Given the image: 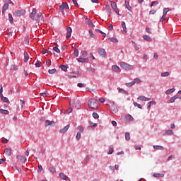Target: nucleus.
<instances>
[{
	"label": "nucleus",
	"instance_id": "nucleus-1",
	"mask_svg": "<svg viewBox=\"0 0 181 181\" xmlns=\"http://www.w3.org/2000/svg\"><path fill=\"white\" fill-rule=\"evenodd\" d=\"M88 105L90 110H95L98 105V100L95 99H90L88 103Z\"/></svg>",
	"mask_w": 181,
	"mask_h": 181
},
{
	"label": "nucleus",
	"instance_id": "nucleus-2",
	"mask_svg": "<svg viewBox=\"0 0 181 181\" xmlns=\"http://www.w3.org/2000/svg\"><path fill=\"white\" fill-rule=\"evenodd\" d=\"M69 103L70 105H72L76 110H80V108H81V103H80V100H70Z\"/></svg>",
	"mask_w": 181,
	"mask_h": 181
},
{
	"label": "nucleus",
	"instance_id": "nucleus-3",
	"mask_svg": "<svg viewBox=\"0 0 181 181\" xmlns=\"http://www.w3.org/2000/svg\"><path fill=\"white\" fill-rule=\"evenodd\" d=\"M119 66L122 69H124L125 70H133L134 66L131 64H129L127 62H120Z\"/></svg>",
	"mask_w": 181,
	"mask_h": 181
},
{
	"label": "nucleus",
	"instance_id": "nucleus-4",
	"mask_svg": "<svg viewBox=\"0 0 181 181\" xmlns=\"http://www.w3.org/2000/svg\"><path fill=\"white\" fill-rule=\"evenodd\" d=\"M69 9V4L67 3H62L61 6H59V11L62 12L63 15H64V11H67Z\"/></svg>",
	"mask_w": 181,
	"mask_h": 181
},
{
	"label": "nucleus",
	"instance_id": "nucleus-5",
	"mask_svg": "<svg viewBox=\"0 0 181 181\" xmlns=\"http://www.w3.org/2000/svg\"><path fill=\"white\" fill-rule=\"evenodd\" d=\"M26 13V11L23 9L16 10L13 12L14 16H23Z\"/></svg>",
	"mask_w": 181,
	"mask_h": 181
},
{
	"label": "nucleus",
	"instance_id": "nucleus-6",
	"mask_svg": "<svg viewBox=\"0 0 181 181\" xmlns=\"http://www.w3.org/2000/svg\"><path fill=\"white\" fill-rule=\"evenodd\" d=\"M16 158L19 162H21L22 163H26L28 160V158H26L25 156L17 155Z\"/></svg>",
	"mask_w": 181,
	"mask_h": 181
},
{
	"label": "nucleus",
	"instance_id": "nucleus-7",
	"mask_svg": "<svg viewBox=\"0 0 181 181\" xmlns=\"http://www.w3.org/2000/svg\"><path fill=\"white\" fill-rule=\"evenodd\" d=\"M98 53L101 57H105V56H107V52L104 48H100L98 49Z\"/></svg>",
	"mask_w": 181,
	"mask_h": 181
},
{
	"label": "nucleus",
	"instance_id": "nucleus-8",
	"mask_svg": "<svg viewBox=\"0 0 181 181\" xmlns=\"http://www.w3.org/2000/svg\"><path fill=\"white\" fill-rule=\"evenodd\" d=\"M72 32H73V29H71V27H68L66 39H69L70 37H71Z\"/></svg>",
	"mask_w": 181,
	"mask_h": 181
},
{
	"label": "nucleus",
	"instance_id": "nucleus-9",
	"mask_svg": "<svg viewBox=\"0 0 181 181\" xmlns=\"http://www.w3.org/2000/svg\"><path fill=\"white\" fill-rule=\"evenodd\" d=\"M77 62H78V63H88V58H77L76 59Z\"/></svg>",
	"mask_w": 181,
	"mask_h": 181
},
{
	"label": "nucleus",
	"instance_id": "nucleus-10",
	"mask_svg": "<svg viewBox=\"0 0 181 181\" xmlns=\"http://www.w3.org/2000/svg\"><path fill=\"white\" fill-rule=\"evenodd\" d=\"M153 148L156 151H165V147L159 145H154Z\"/></svg>",
	"mask_w": 181,
	"mask_h": 181
},
{
	"label": "nucleus",
	"instance_id": "nucleus-11",
	"mask_svg": "<svg viewBox=\"0 0 181 181\" xmlns=\"http://www.w3.org/2000/svg\"><path fill=\"white\" fill-rule=\"evenodd\" d=\"M69 128H70V124H67L63 129H62L60 130V133L61 134H66V132H67V131H69Z\"/></svg>",
	"mask_w": 181,
	"mask_h": 181
},
{
	"label": "nucleus",
	"instance_id": "nucleus-12",
	"mask_svg": "<svg viewBox=\"0 0 181 181\" xmlns=\"http://www.w3.org/2000/svg\"><path fill=\"white\" fill-rule=\"evenodd\" d=\"M84 18L86 19V21H87V23L89 25V26H90L91 28H94L95 26L93 23V21H91V20H90V18H88L87 16H84Z\"/></svg>",
	"mask_w": 181,
	"mask_h": 181
},
{
	"label": "nucleus",
	"instance_id": "nucleus-13",
	"mask_svg": "<svg viewBox=\"0 0 181 181\" xmlns=\"http://www.w3.org/2000/svg\"><path fill=\"white\" fill-rule=\"evenodd\" d=\"M36 15V8H33V11L31 13H30V19L35 20V16Z\"/></svg>",
	"mask_w": 181,
	"mask_h": 181
},
{
	"label": "nucleus",
	"instance_id": "nucleus-14",
	"mask_svg": "<svg viewBox=\"0 0 181 181\" xmlns=\"http://www.w3.org/2000/svg\"><path fill=\"white\" fill-rule=\"evenodd\" d=\"M137 100H140V101H149L151 98H146L145 96H140L137 98Z\"/></svg>",
	"mask_w": 181,
	"mask_h": 181
},
{
	"label": "nucleus",
	"instance_id": "nucleus-15",
	"mask_svg": "<svg viewBox=\"0 0 181 181\" xmlns=\"http://www.w3.org/2000/svg\"><path fill=\"white\" fill-rule=\"evenodd\" d=\"M4 153L6 156H11V155H12V150H11V148H6L4 150Z\"/></svg>",
	"mask_w": 181,
	"mask_h": 181
},
{
	"label": "nucleus",
	"instance_id": "nucleus-16",
	"mask_svg": "<svg viewBox=\"0 0 181 181\" xmlns=\"http://www.w3.org/2000/svg\"><path fill=\"white\" fill-rule=\"evenodd\" d=\"M9 8V4H4L2 8V13H5V12L7 11V9Z\"/></svg>",
	"mask_w": 181,
	"mask_h": 181
},
{
	"label": "nucleus",
	"instance_id": "nucleus-17",
	"mask_svg": "<svg viewBox=\"0 0 181 181\" xmlns=\"http://www.w3.org/2000/svg\"><path fill=\"white\" fill-rule=\"evenodd\" d=\"M41 17H42V13L39 12L35 17V21L36 22H37V23L40 22Z\"/></svg>",
	"mask_w": 181,
	"mask_h": 181
},
{
	"label": "nucleus",
	"instance_id": "nucleus-18",
	"mask_svg": "<svg viewBox=\"0 0 181 181\" xmlns=\"http://www.w3.org/2000/svg\"><path fill=\"white\" fill-rule=\"evenodd\" d=\"M124 4H125L127 9H128V11H132V7H131V6L129 5V1H126L124 2Z\"/></svg>",
	"mask_w": 181,
	"mask_h": 181
},
{
	"label": "nucleus",
	"instance_id": "nucleus-19",
	"mask_svg": "<svg viewBox=\"0 0 181 181\" xmlns=\"http://www.w3.org/2000/svg\"><path fill=\"white\" fill-rule=\"evenodd\" d=\"M122 28L123 29V32H124V33H127V24H125V21H122Z\"/></svg>",
	"mask_w": 181,
	"mask_h": 181
},
{
	"label": "nucleus",
	"instance_id": "nucleus-20",
	"mask_svg": "<svg viewBox=\"0 0 181 181\" xmlns=\"http://www.w3.org/2000/svg\"><path fill=\"white\" fill-rule=\"evenodd\" d=\"M59 177H61V179H62L63 180H67V179L69 178V177H67L66 175H64V173H59Z\"/></svg>",
	"mask_w": 181,
	"mask_h": 181
},
{
	"label": "nucleus",
	"instance_id": "nucleus-21",
	"mask_svg": "<svg viewBox=\"0 0 181 181\" xmlns=\"http://www.w3.org/2000/svg\"><path fill=\"white\" fill-rule=\"evenodd\" d=\"M24 62L25 63H27L28 62V60H29V54H28V52L25 51L24 52Z\"/></svg>",
	"mask_w": 181,
	"mask_h": 181
},
{
	"label": "nucleus",
	"instance_id": "nucleus-22",
	"mask_svg": "<svg viewBox=\"0 0 181 181\" xmlns=\"http://www.w3.org/2000/svg\"><path fill=\"white\" fill-rule=\"evenodd\" d=\"M153 177H165V174L163 173H154Z\"/></svg>",
	"mask_w": 181,
	"mask_h": 181
},
{
	"label": "nucleus",
	"instance_id": "nucleus-23",
	"mask_svg": "<svg viewBox=\"0 0 181 181\" xmlns=\"http://www.w3.org/2000/svg\"><path fill=\"white\" fill-rule=\"evenodd\" d=\"M143 39L144 40H146V42H152V38H151V37H149L146 35H143Z\"/></svg>",
	"mask_w": 181,
	"mask_h": 181
},
{
	"label": "nucleus",
	"instance_id": "nucleus-24",
	"mask_svg": "<svg viewBox=\"0 0 181 181\" xmlns=\"http://www.w3.org/2000/svg\"><path fill=\"white\" fill-rule=\"evenodd\" d=\"M152 105H156V102L153 100V101H150L147 103L148 108H151V107H152Z\"/></svg>",
	"mask_w": 181,
	"mask_h": 181
},
{
	"label": "nucleus",
	"instance_id": "nucleus-25",
	"mask_svg": "<svg viewBox=\"0 0 181 181\" xmlns=\"http://www.w3.org/2000/svg\"><path fill=\"white\" fill-rule=\"evenodd\" d=\"M176 89H175V88H170V89H168L165 91V94H172V93H175Z\"/></svg>",
	"mask_w": 181,
	"mask_h": 181
},
{
	"label": "nucleus",
	"instance_id": "nucleus-26",
	"mask_svg": "<svg viewBox=\"0 0 181 181\" xmlns=\"http://www.w3.org/2000/svg\"><path fill=\"white\" fill-rule=\"evenodd\" d=\"M112 69L113 71H119V66H117V65H113L112 66Z\"/></svg>",
	"mask_w": 181,
	"mask_h": 181
},
{
	"label": "nucleus",
	"instance_id": "nucleus-27",
	"mask_svg": "<svg viewBox=\"0 0 181 181\" xmlns=\"http://www.w3.org/2000/svg\"><path fill=\"white\" fill-rule=\"evenodd\" d=\"M1 114H4V115H8L9 114V111L7 110L0 109Z\"/></svg>",
	"mask_w": 181,
	"mask_h": 181
},
{
	"label": "nucleus",
	"instance_id": "nucleus-28",
	"mask_svg": "<svg viewBox=\"0 0 181 181\" xmlns=\"http://www.w3.org/2000/svg\"><path fill=\"white\" fill-rule=\"evenodd\" d=\"M134 84H141L142 83V81H141V78H136L134 79Z\"/></svg>",
	"mask_w": 181,
	"mask_h": 181
},
{
	"label": "nucleus",
	"instance_id": "nucleus-29",
	"mask_svg": "<svg viewBox=\"0 0 181 181\" xmlns=\"http://www.w3.org/2000/svg\"><path fill=\"white\" fill-rule=\"evenodd\" d=\"M119 93H122V94H125V95H128L129 94L127 90H125L122 88L119 89Z\"/></svg>",
	"mask_w": 181,
	"mask_h": 181
},
{
	"label": "nucleus",
	"instance_id": "nucleus-30",
	"mask_svg": "<svg viewBox=\"0 0 181 181\" xmlns=\"http://www.w3.org/2000/svg\"><path fill=\"white\" fill-rule=\"evenodd\" d=\"M169 11H170L169 8H164L163 16H166V15H167L168 12H169Z\"/></svg>",
	"mask_w": 181,
	"mask_h": 181
},
{
	"label": "nucleus",
	"instance_id": "nucleus-31",
	"mask_svg": "<svg viewBox=\"0 0 181 181\" xmlns=\"http://www.w3.org/2000/svg\"><path fill=\"white\" fill-rule=\"evenodd\" d=\"M95 30H96V32H98L99 33H101V35H103V37H107V34L101 31V30L96 29Z\"/></svg>",
	"mask_w": 181,
	"mask_h": 181
},
{
	"label": "nucleus",
	"instance_id": "nucleus-32",
	"mask_svg": "<svg viewBox=\"0 0 181 181\" xmlns=\"http://www.w3.org/2000/svg\"><path fill=\"white\" fill-rule=\"evenodd\" d=\"M164 135H173V131L168 129L165 132Z\"/></svg>",
	"mask_w": 181,
	"mask_h": 181
},
{
	"label": "nucleus",
	"instance_id": "nucleus-33",
	"mask_svg": "<svg viewBox=\"0 0 181 181\" xmlns=\"http://www.w3.org/2000/svg\"><path fill=\"white\" fill-rule=\"evenodd\" d=\"M1 98L4 103H9V99H8L6 97H4V95L1 96Z\"/></svg>",
	"mask_w": 181,
	"mask_h": 181
},
{
	"label": "nucleus",
	"instance_id": "nucleus-34",
	"mask_svg": "<svg viewBox=\"0 0 181 181\" xmlns=\"http://www.w3.org/2000/svg\"><path fill=\"white\" fill-rule=\"evenodd\" d=\"M88 54V53L87 52V51H81V55L82 56V57H87Z\"/></svg>",
	"mask_w": 181,
	"mask_h": 181
},
{
	"label": "nucleus",
	"instance_id": "nucleus-35",
	"mask_svg": "<svg viewBox=\"0 0 181 181\" xmlns=\"http://www.w3.org/2000/svg\"><path fill=\"white\" fill-rule=\"evenodd\" d=\"M135 82L134 81H132V82H129L126 83L127 87H132V86H134Z\"/></svg>",
	"mask_w": 181,
	"mask_h": 181
},
{
	"label": "nucleus",
	"instance_id": "nucleus-36",
	"mask_svg": "<svg viewBox=\"0 0 181 181\" xmlns=\"http://www.w3.org/2000/svg\"><path fill=\"white\" fill-rule=\"evenodd\" d=\"M60 69L61 70H62V71H67V66H65V65H61L60 66Z\"/></svg>",
	"mask_w": 181,
	"mask_h": 181
},
{
	"label": "nucleus",
	"instance_id": "nucleus-37",
	"mask_svg": "<svg viewBox=\"0 0 181 181\" xmlns=\"http://www.w3.org/2000/svg\"><path fill=\"white\" fill-rule=\"evenodd\" d=\"M57 70L56 69H49L48 73L49 74H54Z\"/></svg>",
	"mask_w": 181,
	"mask_h": 181
},
{
	"label": "nucleus",
	"instance_id": "nucleus-38",
	"mask_svg": "<svg viewBox=\"0 0 181 181\" xmlns=\"http://www.w3.org/2000/svg\"><path fill=\"white\" fill-rule=\"evenodd\" d=\"M111 6L113 10L117 8V3L114 2L113 1H111Z\"/></svg>",
	"mask_w": 181,
	"mask_h": 181
},
{
	"label": "nucleus",
	"instance_id": "nucleus-39",
	"mask_svg": "<svg viewBox=\"0 0 181 181\" xmlns=\"http://www.w3.org/2000/svg\"><path fill=\"white\" fill-rule=\"evenodd\" d=\"M109 40L110 42H112V43H118V40L115 37H110Z\"/></svg>",
	"mask_w": 181,
	"mask_h": 181
},
{
	"label": "nucleus",
	"instance_id": "nucleus-40",
	"mask_svg": "<svg viewBox=\"0 0 181 181\" xmlns=\"http://www.w3.org/2000/svg\"><path fill=\"white\" fill-rule=\"evenodd\" d=\"M8 21L10 23H13V17H12L11 13H8Z\"/></svg>",
	"mask_w": 181,
	"mask_h": 181
},
{
	"label": "nucleus",
	"instance_id": "nucleus-41",
	"mask_svg": "<svg viewBox=\"0 0 181 181\" xmlns=\"http://www.w3.org/2000/svg\"><path fill=\"white\" fill-rule=\"evenodd\" d=\"M112 108L113 109V110H112V112H113L114 114H117V113L118 112V109L117 108V106L113 105V106L112 107Z\"/></svg>",
	"mask_w": 181,
	"mask_h": 181
},
{
	"label": "nucleus",
	"instance_id": "nucleus-42",
	"mask_svg": "<svg viewBox=\"0 0 181 181\" xmlns=\"http://www.w3.org/2000/svg\"><path fill=\"white\" fill-rule=\"evenodd\" d=\"M49 170L51 173H56V168L54 167H49Z\"/></svg>",
	"mask_w": 181,
	"mask_h": 181
},
{
	"label": "nucleus",
	"instance_id": "nucleus-43",
	"mask_svg": "<svg viewBox=\"0 0 181 181\" xmlns=\"http://www.w3.org/2000/svg\"><path fill=\"white\" fill-rule=\"evenodd\" d=\"M134 107H138V108H139L140 110H142V105L138 104V103L134 102Z\"/></svg>",
	"mask_w": 181,
	"mask_h": 181
},
{
	"label": "nucleus",
	"instance_id": "nucleus-44",
	"mask_svg": "<svg viewBox=\"0 0 181 181\" xmlns=\"http://www.w3.org/2000/svg\"><path fill=\"white\" fill-rule=\"evenodd\" d=\"M169 75H170V74L168 71L163 72L161 74V77H168Z\"/></svg>",
	"mask_w": 181,
	"mask_h": 181
},
{
	"label": "nucleus",
	"instance_id": "nucleus-45",
	"mask_svg": "<svg viewBox=\"0 0 181 181\" xmlns=\"http://www.w3.org/2000/svg\"><path fill=\"white\" fill-rule=\"evenodd\" d=\"M106 11L107 13H111V8L110 7V5L107 4L105 6Z\"/></svg>",
	"mask_w": 181,
	"mask_h": 181
},
{
	"label": "nucleus",
	"instance_id": "nucleus-46",
	"mask_svg": "<svg viewBox=\"0 0 181 181\" xmlns=\"http://www.w3.org/2000/svg\"><path fill=\"white\" fill-rule=\"evenodd\" d=\"M127 119H129V121H134V117L131 115H127L126 116Z\"/></svg>",
	"mask_w": 181,
	"mask_h": 181
},
{
	"label": "nucleus",
	"instance_id": "nucleus-47",
	"mask_svg": "<svg viewBox=\"0 0 181 181\" xmlns=\"http://www.w3.org/2000/svg\"><path fill=\"white\" fill-rule=\"evenodd\" d=\"M74 54L76 57H78V49L77 48H74Z\"/></svg>",
	"mask_w": 181,
	"mask_h": 181
},
{
	"label": "nucleus",
	"instance_id": "nucleus-48",
	"mask_svg": "<svg viewBox=\"0 0 181 181\" xmlns=\"http://www.w3.org/2000/svg\"><path fill=\"white\" fill-rule=\"evenodd\" d=\"M92 116L95 118V119H98V118H100V115H98V113L97 112H93L92 114Z\"/></svg>",
	"mask_w": 181,
	"mask_h": 181
},
{
	"label": "nucleus",
	"instance_id": "nucleus-49",
	"mask_svg": "<svg viewBox=\"0 0 181 181\" xmlns=\"http://www.w3.org/2000/svg\"><path fill=\"white\" fill-rule=\"evenodd\" d=\"M42 54H50V53H52L50 51H49V50H47V49H43L42 51Z\"/></svg>",
	"mask_w": 181,
	"mask_h": 181
},
{
	"label": "nucleus",
	"instance_id": "nucleus-50",
	"mask_svg": "<svg viewBox=\"0 0 181 181\" xmlns=\"http://www.w3.org/2000/svg\"><path fill=\"white\" fill-rule=\"evenodd\" d=\"M78 87H79L80 88H84L86 87V84L82 83H78L77 84Z\"/></svg>",
	"mask_w": 181,
	"mask_h": 181
},
{
	"label": "nucleus",
	"instance_id": "nucleus-51",
	"mask_svg": "<svg viewBox=\"0 0 181 181\" xmlns=\"http://www.w3.org/2000/svg\"><path fill=\"white\" fill-rule=\"evenodd\" d=\"M125 139H126V141H129V139H131L129 133H126L125 134Z\"/></svg>",
	"mask_w": 181,
	"mask_h": 181
},
{
	"label": "nucleus",
	"instance_id": "nucleus-52",
	"mask_svg": "<svg viewBox=\"0 0 181 181\" xmlns=\"http://www.w3.org/2000/svg\"><path fill=\"white\" fill-rule=\"evenodd\" d=\"M40 66H42V62L37 61L35 63V66L39 68V67H40Z\"/></svg>",
	"mask_w": 181,
	"mask_h": 181
},
{
	"label": "nucleus",
	"instance_id": "nucleus-53",
	"mask_svg": "<svg viewBox=\"0 0 181 181\" xmlns=\"http://www.w3.org/2000/svg\"><path fill=\"white\" fill-rule=\"evenodd\" d=\"M87 70L91 73H95V68H87Z\"/></svg>",
	"mask_w": 181,
	"mask_h": 181
},
{
	"label": "nucleus",
	"instance_id": "nucleus-54",
	"mask_svg": "<svg viewBox=\"0 0 181 181\" xmlns=\"http://www.w3.org/2000/svg\"><path fill=\"white\" fill-rule=\"evenodd\" d=\"M113 152H114V148L110 147V149L107 152V155H112Z\"/></svg>",
	"mask_w": 181,
	"mask_h": 181
},
{
	"label": "nucleus",
	"instance_id": "nucleus-55",
	"mask_svg": "<svg viewBox=\"0 0 181 181\" xmlns=\"http://www.w3.org/2000/svg\"><path fill=\"white\" fill-rule=\"evenodd\" d=\"M156 5H159V1H155L151 3V6H156Z\"/></svg>",
	"mask_w": 181,
	"mask_h": 181
},
{
	"label": "nucleus",
	"instance_id": "nucleus-56",
	"mask_svg": "<svg viewBox=\"0 0 181 181\" xmlns=\"http://www.w3.org/2000/svg\"><path fill=\"white\" fill-rule=\"evenodd\" d=\"M45 125H46V127H49V126L52 125V121L46 120L45 121Z\"/></svg>",
	"mask_w": 181,
	"mask_h": 181
},
{
	"label": "nucleus",
	"instance_id": "nucleus-57",
	"mask_svg": "<svg viewBox=\"0 0 181 181\" xmlns=\"http://www.w3.org/2000/svg\"><path fill=\"white\" fill-rule=\"evenodd\" d=\"M77 129H78V131H80V132H84V127H83L82 126H78L77 127Z\"/></svg>",
	"mask_w": 181,
	"mask_h": 181
},
{
	"label": "nucleus",
	"instance_id": "nucleus-58",
	"mask_svg": "<svg viewBox=\"0 0 181 181\" xmlns=\"http://www.w3.org/2000/svg\"><path fill=\"white\" fill-rule=\"evenodd\" d=\"M53 50L56 52V53H60V49L57 47H54Z\"/></svg>",
	"mask_w": 181,
	"mask_h": 181
},
{
	"label": "nucleus",
	"instance_id": "nucleus-59",
	"mask_svg": "<svg viewBox=\"0 0 181 181\" xmlns=\"http://www.w3.org/2000/svg\"><path fill=\"white\" fill-rule=\"evenodd\" d=\"M80 138H81V134H80V132H78L76 134V139L78 141V140H80Z\"/></svg>",
	"mask_w": 181,
	"mask_h": 181
},
{
	"label": "nucleus",
	"instance_id": "nucleus-60",
	"mask_svg": "<svg viewBox=\"0 0 181 181\" xmlns=\"http://www.w3.org/2000/svg\"><path fill=\"white\" fill-rule=\"evenodd\" d=\"M143 60L148 61V59H149V57L148 56V54H144L142 57Z\"/></svg>",
	"mask_w": 181,
	"mask_h": 181
},
{
	"label": "nucleus",
	"instance_id": "nucleus-61",
	"mask_svg": "<svg viewBox=\"0 0 181 181\" xmlns=\"http://www.w3.org/2000/svg\"><path fill=\"white\" fill-rule=\"evenodd\" d=\"M42 170H43V167L42 166V165H39L37 172L40 173L42 172Z\"/></svg>",
	"mask_w": 181,
	"mask_h": 181
},
{
	"label": "nucleus",
	"instance_id": "nucleus-62",
	"mask_svg": "<svg viewBox=\"0 0 181 181\" xmlns=\"http://www.w3.org/2000/svg\"><path fill=\"white\" fill-rule=\"evenodd\" d=\"M11 70H18V66L16 65H11Z\"/></svg>",
	"mask_w": 181,
	"mask_h": 181
},
{
	"label": "nucleus",
	"instance_id": "nucleus-63",
	"mask_svg": "<svg viewBox=\"0 0 181 181\" xmlns=\"http://www.w3.org/2000/svg\"><path fill=\"white\" fill-rule=\"evenodd\" d=\"M89 35L90 37H95V35H94V34L93 33V30H89Z\"/></svg>",
	"mask_w": 181,
	"mask_h": 181
},
{
	"label": "nucleus",
	"instance_id": "nucleus-64",
	"mask_svg": "<svg viewBox=\"0 0 181 181\" xmlns=\"http://www.w3.org/2000/svg\"><path fill=\"white\" fill-rule=\"evenodd\" d=\"M175 101H176V98L175 96L172 97L170 99V102L171 103H175Z\"/></svg>",
	"mask_w": 181,
	"mask_h": 181
}]
</instances>
